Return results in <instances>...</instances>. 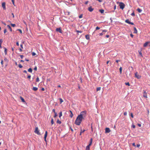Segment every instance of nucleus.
I'll use <instances>...</instances> for the list:
<instances>
[{
  "label": "nucleus",
  "mask_w": 150,
  "mask_h": 150,
  "mask_svg": "<svg viewBox=\"0 0 150 150\" xmlns=\"http://www.w3.org/2000/svg\"><path fill=\"white\" fill-rule=\"evenodd\" d=\"M73 114L72 112H71V113L70 115L69 116L70 117L72 118L73 116Z\"/></svg>",
  "instance_id": "obj_39"
},
{
  "label": "nucleus",
  "mask_w": 150,
  "mask_h": 150,
  "mask_svg": "<svg viewBox=\"0 0 150 150\" xmlns=\"http://www.w3.org/2000/svg\"><path fill=\"white\" fill-rule=\"evenodd\" d=\"M47 132L46 131V132H45V136H44V137L45 141L46 142H47L46 137H47Z\"/></svg>",
  "instance_id": "obj_9"
},
{
  "label": "nucleus",
  "mask_w": 150,
  "mask_h": 150,
  "mask_svg": "<svg viewBox=\"0 0 150 150\" xmlns=\"http://www.w3.org/2000/svg\"><path fill=\"white\" fill-rule=\"evenodd\" d=\"M130 115H131V117L132 118H133V117H134V116H133V113H130Z\"/></svg>",
  "instance_id": "obj_48"
},
{
  "label": "nucleus",
  "mask_w": 150,
  "mask_h": 150,
  "mask_svg": "<svg viewBox=\"0 0 150 150\" xmlns=\"http://www.w3.org/2000/svg\"><path fill=\"white\" fill-rule=\"evenodd\" d=\"M107 32V30H103V32L102 33H99V35L101 36L104 34L105 33V32Z\"/></svg>",
  "instance_id": "obj_12"
},
{
  "label": "nucleus",
  "mask_w": 150,
  "mask_h": 150,
  "mask_svg": "<svg viewBox=\"0 0 150 150\" xmlns=\"http://www.w3.org/2000/svg\"><path fill=\"white\" fill-rule=\"evenodd\" d=\"M124 115H127V112H125L124 113Z\"/></svg>",
  "instance_id": "obj_59"
},
{
  "label": "nucleus",
  "mask_w": 150,
  "mask_h": 150,
  "mask_svg": "<svg viewBox=\"0 0 150 150\" xmlns=\"http://www.w3.org/2000/svg\"><path fill=\"white\" fill-rule=\"evenodd\" d=\"M23 72L24 73H26V74H28V73H27V71L26 70H24L23 71Z\"/></svg>",
  "instance_id": "obj_54"
},
{
  "label": "nucleus",
  "mask_w": 150,
  "mask_h": 150,
  "mask_svg": "<svg viewBox=\"0 0 150 150\" xmlns=\"http://www.w3.org/2000/svg\"><path fill=\"white\" fill-rule=\"evenodd\" d=\"M86 150H90V146H87L86 147Z\"/></svg>",
  "instance_id": "obj_29"
},
{
  "label": "nucleus",
  "mask_w": 150,
  "mask_h": 150,
  "mask_svg": "<svg viewBox=\"0 0 150 150\" xmlns=\"http://www.w3.org/2000/svg\"><path fill=\"white\" fill-rule=\"evenodd\" d=\"M4 53L5 55H6L7 53V49L5 47H4Z\"/></svg>",
  "instance_id": "obj_22"
},
{
  "label": "nucleus",
  "mask_w": 150,
  "mask_h": 150,
  "mask_svg": "<svg viewBox=\"0 0 150 150\" xmlns=\"http://www.w3.org/2000/svg\"><path fill=\"white\" fill-rule=\"evenodd\" d=\"M28 71L30 73H32L33 71V70L31 68H30L28 69Z\"/></svg>",
  "instance_id": "obj_25"
},
{
  "label": "nucleus",
  "mask_w": 150,
  "mask_h": 150,
  "mask_svg": "<svg viewBox=\"0 0 150 150\" xmlns=\"http://www.w3.org/2000/svg\"><path fill=\"white\" fill-rule=\"evenodd\" d=\"M131 15L132 16H135V14L134 11H133L131 14Z\"/></svg>",
  "instance_id": "obj_40"
},
{
  "label": "nucleus",
  "mask_w": 150,
  "mask_h": 150,
  "mask_svg": "<svg viewBox=\"0 0 150 150\" xmlns=\"http://www.w3.org/2000/svg\"><path fill=\"white\" fill-rule=\"evenodd\" d=\"M38 88H37L36 87H34L33 88V90L35 91H37L38 90Z\"/></svg>",
  "instance_id": "obj_19"
},
{
  "label": "nucleus",
  "mask_w": 150,
  "mask_h": 150,
  "mask_svg": "<svg viewBox=\"0 0 150 150\" xmlns=\"http://www.w3.org/2000/svg\"><path fill=\"white\" fill-rule=\"evenodd\" d=\"M99 11L101 13H103L104 11V10L102 9L100 10Z\"/></svg>",
  "instance_id": "obj_26"
},
{
  "label": "nucleus",
  "mask_w": 150,
  "mask_h": 150,
  "mask_svg": "<svg viewBox=\"0 0 150 150\" xmlns=\"http://www.w3.org/2000/svg\"><path fill=\"white\" fill-rule=\"evenodd\" d=\"M18 30L21 33H22V31L21 30V29H18L17 30Z\"/></svg>",
  "instance_id": "obj_46"
},
{
  "label": "nucleus",
  "mask_w": 150,
  "mask_h": 150,
  "mask_svg": "<svg viewBox=\"0 0 150 150\" xmlns=\"http://www.w3.org/2000/svg\"><path fill=\"white\" fill-rule=\"evenodd\" d=\"M4 61L6 62V66L7 65L8 63V60L6 58H5L4 59Z\"/></svg>",
  "instance_id": "obj_15"
},
{
  "label": "nucleus",
  "mask_w": 150,
  "mask_h": 150,
  "mask_svg": "<svg viewBox=\"0 0 150 150\" xmlns=\"http://www.w3.org/2000/svg\"><path fill=\"white\" fill-rule=\"evenodd\" d=\"M94 10V9L92 8L91 6L89 7L88 8V10L90 12H92Z\"/></svg>",
  "instance_id": "obj_13"
},
{
  "label": "nucleus",
  "mask_w": 150,
  "mask_h": 150,
  "mask_svg": "<svg viewBox=\"0 0 150 150\" xmlns=\"http://www.w3.org/2000/svg\"><path fill=\"white\" fill-rule=\"evenodd\" d=\"M21 58V59H23V55H20Z\"/></svg>",
  "instance_id": "obj_52"
},
{
  "label": "nucleus",
  "mask_w": 150,
  "mask_h": 150,
  "mask_svg": "<svg viewBox=\"0 0 150 150\" xmlns=\"http://www.w3.org/2000/svg\"><path fill=\"white\" fill-rule=\"evenodd\" d=\"M62 116V112H60L59 113V117H60Z\"/></svg>",
  "instance_id": "obj_33"
},
{
  "label": "nucleus",
  "mask_w": 150,
  "mask_h": 150,
  "mask_svg": "<svg viewBox=\"0 0 150 150\" xmlns=\"http://www.w3.org/2000/svg\"><path fill=\"white\" fill-rule=\"evenodd\" d=\"M58 100L59 101V102H60V103L63 102V99L61 98H59Z\"/></svg>",
  "instance_id": "obj_27"
},
{
  "label": "nucleus",
  "mask_w": 150,
  "mask_h": 150,
  "mask_svg": "<svg viewBox=\"0 0 150 150\" xmlns=\"http://www.w3.org/2000/svg\"><path fill=\"white\" fill-rule=\"evenodd\" d=\"M110 132V130L109 128H106L105 129V133H109Z\"/></svg>",
  "instance_id": "obj_10"
},
{
  "label": "nucleus",
  "mask_w": 150,
  "mask_h": 150,
  "mask_svg": "<svg viewBox=\"0 0 150 150\" xmlns=\"http://www.w3.org/2000/svg\"><path fill=\"white\" fill-rule=\"evenodd\" d=\"M1 65H2V66L3 67V60H1Z\"/></svg>",
  "instance_id": "obj_45"
},
{
  "label": "nucleus",
  "mask_w": 150,
  "mask_h": 150,
  "mask_svg": "<svg viewBox=\"0 0 150 150\" xmlns=\"http://www.w3.org/2000/svg\"><path fill=\"white\" fill-rule=\"evenodd\" d=\"M83 17V15L81 14L79 16V18H82Z\"/></svg>",
  "instance_id": "obj_43"
},
{
  "label": "nucleus",
  "mask_w": 150,
  "mask_h": 150,
  "mask_svg": "<svg viewBox=\"0 0 150 150\" xmlns=\"http://www.w3.org/2000/svg\"><path fill=\"white\" fill-rule=\"evenodd\" d=\"M119 6H120V8L121 9H123L125 7V5L123 3L120 2V3Z\"/></svg>",
  "instance_id": "obj_3"
},
{
  "label": "nucleus",
  "mask_w": 150,
  "mask_h": 150,
  "mask_svg": "<svg viewBox=\"0 0 150 150\" xmlns=\"http://www.w3.org/2000/svg\"><path fill=\"white\" fill-rule=\"evenodd\" d=\"M86 111L85 110L81 112L79 115L84 118L86 117Z\"/></svg>",
  "instance_id": "obj_1"
},
{
  "label": "nucleus",
  "mask_w": 150,
  "mask_h": 150,
  "mask_svg": "<svg viewBox=\"0 0 150 150\" xmlns=\"http://www.w3.org/2000/svg\"><path fill=\"white\" fill-rule=\"evenodd\" d=\"M51 124L52 125L54 123V121H53V119L52 118L51 119Z\"/></svg>",
  "instance_id": "obj_34"
},
{
  "label": "nucleus",
  "mask_w": 150,
  "mask_h": 150,
  "mask_svg": "<svg viewBox=\"0 0 150 150\" xmlns=\"http://www.w3.org/2000/svg\"><path fill=\"white\" fill-rule=\"evenodd\" d=\"M85 37H86V39L87 40H88L90 39V36H89V35H86L85 36Z\"/></svg>",
  "instance_id": "obj_18"
},
{
  "label": "nucleus",
  "mask_w": 150,
  "mask_h": 150,
  "mask_svg": "<svg viewBox=\"0 0 150 150\" xmlns=\"http://www.w3.org/2000/svg\"><path fill=\"white\" fill-rule=\"evenodd\" d=\"M85 131V129H83V131H82V129H81V131L80 132V135H81L82 133L83 132Z\"/></svg>",
  "instance_id": "obj_28"
},
{
  "label": "nucleus",
  "mask_w": 150,
  "mask_h": 150,
  "mask_svg": "<svg viewBox=\"0 0 150 150\" xmlns=\"http://www.w3.org/2000/svg\"><path fill=\"white\" fill-rule=\"evenodd\" d=\"M5 4H6L4 2L2 3V7H3V9L4 10L6 9Z\"/></svg>",
  "instance_id": "obj_11"
},
{
  "label": "nucleus",
  "mask_w": 150,
  "mask_h": 150,
  "mask_svg": "<svg viewBox=\"0 0 150 150\" xmlns=\"http://www.w3.org/2000/svg\"><path fill=\"white\" fill-rule=\"evenodd\" d=\"M54 113V117H56L57 116V113L56 112Z\"/></svg>",
  "instance_id": "obj_47"
},
{
  "label": "nucleus",
  "mask_w": 150,
  "mask_h": 150,
  "mask_svg": "<svg viewBox=\"0 0 150 150\" xmlns=\"http://www.w3.org/2000/svg\"><path fill=\"white\" fill-rule=\"evenodd\" d=\"M34 70L35 71H36L37 70V67L36 66H35L34 69Z\"/></svg>",
  "instance_id": "obj_51"
},
{
  "label": "nucleus",
  "mask_w": 150,
  "mask_h": 150,
  "mask_svg": "<svg viewBox=\"0 0 150 150\" xmlns=\"http://www.w3.org/2000/svg\"><path fill=\"white\" fill-rule=\"evenodd\" d=\"M39 79L38 77H37L36 78V81L37 82H39Z\"/></svg>",
  "instance_id": "obj_37"
},
{
  "label": "nucleus",
  "mask_w": 150,
  "mask_h": 150,
  "mask_svg": "<svg viewBox=\"0 0 150 150\" xmlns=\"http://www.w3.org/2000/svg\"><path fill=\"white\" fill-rule=\"evenodd\" d=\"M16 45L18 46L19 45V43H18V42H16Z\"/></svg>",
  "instance_id": "obj_61"
},
{
  "label": "nucleus",
  "mask_w": 150,
  "mask_h": 150,
  "mask_svg": "<svg viewBox=\"0 0 150 150\" xmlns=\"http://www.w3.org/2000/svg\"><path fill=\"white\" fill-rule=\"evenodd\" d=\"M35 132L38 135L40 134V133L39 132V130H38V127H36L35 128Z\"/></svg>",
  "instance_id": "obj_4"
},
{
  "label": "nucleus",
  "mask_w": 150,
  "mask_h": 150,
  "mask_svg": "<svg viewBox=\"0 0 150 150\" xmlns=\"http://www.w3.org/2000/svg\"><path fill=\"white\" fill-rule=\"evenodd\" d=\"M120 72V74H122V68L121 67H120L119 69Z\"/></svg>",
  "instance_id": "obj_32"
},
{
  "label": "nucleus",
  "mask_w": 150,
  "mask_h": 150,
  "mask_svg": "<svg viewBox=\"0 0 150 150\" xmlns=\"http://www.w3.org/2000/svg\"><path fill=\"white\" fill-rule=\"evenodd\" d=\"M31 76L30 75H28V76L27 78L28 79H30L31 78Z\"/></svg>",
  "instance_id": "obj_50"
},
{
  "label": "nucleus",
  "mask_w": 150,
  "mask_h": 150,
  "mask_svg": "<svg viewBox=\"0 0 150 150\" xmlns=\"http://www.w3.org/2000/svg\"><path fill=\"white\" fill-rule=\"evenodd\" d=\"M93 141V139L92 138H91L90 140V143L89 144V145H88V146H91L92 144V142Z\"/></svg>",
  "instance_id": "obj_16"
},
{
  "label": "nucleus",
  "mask_w": 150,
  "mask_h": 150,
  "mask_svg": "<svg viewBox=\"0 0 150 150\" xmlns=\"http://www.w3.org/2000/svg\"><path fill=\"white\" fill-rule=\"evenodd\" d=\"M36 54V53L34 52H33L32 53V55L33 56H35Z\"/></svg>",
  "instance_id": "obj_49"
},
{
  "label": "nucleus",
  "mask_w": 150,
  "mask_h": 150,
  "mask_svg": "<svg viewBox=\"0 0 150 150\" xmlns=\"http://www.w3.org/2000/svg\"><path fill=\"white\" fill-rule=\"evenodd\" d=\"M81 121L76 118L75 122V123L77 125H80Z\"/></svg>",
  "instance_id": "obj_2"
},
{
  "label": "nucleus",
  "mask_w": 150,
  "mask_h": 150,
  "mask_svg": "<svg viewBox=\"0 0 150 150\" xmlns=\"http://www.w3.org/2000/svg\"><path fill=\"white\" fill-rule=\"evenodd\" d=\"M88 1H86L85 3V4H87L88 3Z\"/></svg>",
  "instance_id": "obj_64"
},
{
  "label": "nucleus",
  "mask_w": 150,
  "mask_h": 150,
  "mask_svg": "<svg viewBox=\"0 0 150 150\" xmlns=\"http://www.w3.org/2000/svg\"><path fill=\"white\" fill-rule=\"evenodd\" d=\"M132 127L133 128H134L135 127V126L134 125H132Z\"/></svg>",
  "instance_id": "obj_53"
},
{
  "label": "nucleus",
  "mask_w": 150,
  "mask_h": 150,
  "mask_svg": "<svg viewBox=\"0 0 150 150\" xmlns=\"http://www.w3.org/2000/svg\"><path fill=\"white\" fill-rule=\"evenodd\" d=\"M100 89H101V87H98L97 88L96 90H97V91H99L100 90Z\"/></svg>",
  "instance_id": "obj_35"
},
{
  "label": "nucleus",
  "mask_w": 150,
  "mask_h": 150,
  "mask_svg": "<svg viewBox=\"0 0 150 150\" xmlns=\"http://www.w3.org/2000/svg\"><path fill=\"white\" fill-rule=\"evenodd\" d=\"M13 4V5L15 6L14 3V0H11Z\"/></svg>",
  "instance_id": "obj_57"
},
{
  "label": "nucleus",
  "mask_w": 150,
  "mask_h": 150,
  "mask_svg": "<svg viewBox=\"0 0 150 150\" xmlns=\"http://www.w3.org/2000/svg\"><path fill=\"white\" fill-rule=\"evenodd\" d=\"M116 5H115V6H114V10H115L116 9Z\"/></svg>",
  "instance_id": "obj_63"
},
{
  "label": "nucleus",
  "mask_w": 150,
  "mask_h": 150,
  "mask_svg": "<svg viewBox=\"0 0 150 150\" xmlns=\"http://www.w3.org/2000/svg\"><path fill=\"white\" fill-rule=\"evenodd\" d=\"M56 31L57 32H59L61 33H62V31L60 28H57L56 29Z\"/></svg>",
  "instance_id": "obj_5"
},
{
  "label": "nucleus",
  "mask_w": 150,
  "mask_h": 150,
  "mask_svg": "<svg viewBox=\"0 0 150 150\" xmlns=\"http://www.w3.org/2000/svg\"><path fill=\"white\" fill-rule=\"evenodd\" d=\"M125 84L126 85H128L129 86H130V84L128 82H127V83H125Z\"/></svg>",
  "instance_id": "obj_36"
},
{
  "label": "nucleus",
  "mask_w": 150,
  "mask_h": 150,
  "mask_svg": "<svg viewBox=\"0 0 150 150\" xmlns=\"http://www.w3.org/2000/svg\"><path fill=\"white\" fill-rule=\"evenodd\" d=\"M140 146V145L139 144H137V147H139Z\"/></svg>",
  "instance_id": "obj_60"
},
{
  "label": "nucleus",
  "mask_w": 150,
  "mask_h": 150,
  "mask_svg": "<svg viewBox=\"0 0 150 150\" xmlns=\"http://www.w3.org/2000/svg\"><path fill=\"white\" fill-rule=\"evenodd\" d=\"M141 51H142V50H139L138 51V52H139V54L141 56V57H143V55H142V53L141 52Z\"/></svg>",
  "instance_id": "obj_21"
},
{
  "label": "nucleus",
  "mask_w": 150,
  "mask_h": 150,
  "mask_svg": "<svg viewBox=\"0 0 150 150\" xmlns=\"http://www.w3.org/2000/svg\"><path fill=\"white\" fill-rule=\"evenodd\" d=\"M143 96L145 98H147V94L145 91L144 92Z\"/></svg>",
  "instance_id": "obj_17"
},
{
  "label": "nucleus",
  "mask_w": 150,
  "mask_h": 150,
  "mask_svg": "<svg viewBox=\"0 0 150 150\" xmlns=\"http://www.w3.org/2000/svg\"><path fill=\"white\" fill-rule=\"evenodd\" d=\"M135 77L138 79H139L141 78V76L139 75L138 74L137 72H136L135 74Z\"/></svg>",
  "instance_id": "obj_7"
},
{
  "label": "nucleus",
  "mask_w": 150,
  "mask_h": 150,
  "mask_svg": "<svg viewBox=\"0 0 150 150\" xmlns=\"http://www.w3.org/2000/svg\"><path fill=\"white\" fill-rule=\"evenodd\" d=\"M150 43V42H146L144 44V45H143V46L144 47H146L147 45H148V44Z\"/></svg>",
  "instance_id": "obj_14"
},
{
  "label": "nucleus",
  "mask_w": 150,
  "mask_h": 150,
  "mask_svg": "<svg viewBox=\"0 0 150 150\" xmlns=\"http://www.w3.org/2000/svg\"><path fill=\"white\" fill-rule=\"evenodd\" d=\"M7 30L6 29H5L4 30V33H6L7 32Z\"/></svg>",
  "instance_id": "obj_56"
},
{
  "label": "nucleus",
  "mask_w": 150,
  "mask_h": 150,
  "mask_svg": "<svg viewBox=\"0 0 150 150\" xmlns=\"http://www.w3.org/2000/svg\"><path fill=\"white\" fill-rule=\"evenodd\" d=\"M134 33H137V31L135 27L134 28Z\"/></svg>",
  "instance_id": "obj_20"
},
{
  "label": "nucleus",
  "mask_w": 150,
  "mask_h": 150,
  "mask_svg": "<svg viewBox=\"0 0 150 150\" xmlns=\"http://www.w3.org/2000/svg\"><path fill=\"white\" fill-rule=\"evenodd\" d=\"M130 35L131 37L132 38H133V36H134V35H133L132 34V33H131V34H130Z\"/></svg>",
  "instance_id": "obj_58"
},
{
  "label": "nucleus",
  "mask_w": 150,
  "mask_h": 150,
  "mask_svg": "<svg viewBox=\"0 0 150 150\" xmlns=\"http://www.w3.org/2000/svg\"><path fill=\"white\" fill-rule=\"evenodd\" d=\"M20 98L21 100H22V102H25V100L23 98H22L21 96H20Z\"/></svg>",
  "instance_id": "obj_23"
},
{
  "label": "nucleus",
  "mask_w": 150,
  "mask_h": 150,
  "mask_svg": "<svg viewBox=\"0 0 150 150\" xmlns=\"http://www.w3.org/2000/svg\"><path fill=\"white\" fill-rule=\"evenodd\" d=\"M76 32L77 33H82V31H79V30H76Z\"/></svg>",
  "instance_id": "obj_42"
},
{
  "label": "nucleus",
  "mask_w": 150,
  "mask_h": 150,
  "mask_svg": "<svg viewBox=\"0 0 150 150\" xmlns=\"http://www.w3.org/2000/svg\"><path fill=\"white\" fill-rule=\"evenodd\" d=\"M3 40L2 39H0V44H1L2 43V42H3Z\"/></svg>",
  "instance_id": "obj_44"
},
{
  "label": "nucleus",
  "mask_w": 150,
  "mask_h": 150,
  "mask_svg": "<svg viewBox=\"0 0 150 150\" xmlns=\"http://www.w3.org/2000/svg\"><path fill=\"white\" fill-rule=\"evenodd\" d=\"M11 26L12 27H15V26H16L15 24H13L11 23Z\"/></svg>",
  "instance_id": "obj_41"
},
{
  "label": "nucleus",
  "mask_w": 150,
  "mask_h": 150,
  "mask_svg": "<svg viewBox=\"0 0 150 150\" xmlns=\"http://www.w3.org/2000/svg\"><path fill=\"white\" fill-rule=\"evenodd\" d=\"M137 125L139 127H141V124H138Z\"/></svg>",
  "instance_id": "obj_62"
},
{
  "label": "nucleus",
  "mask_w": 150,
  "mask_h": 150,
  "mask_svg": "<svg viewBox=\"0 0 150 150\" xmlns=\"http://www.w3.org/2000/svg\"><path fill=\"white\" fill-rule=\"evenodd\" d=\"M77 118L80 120L81 121H82L83 119H84V118H83V117H82L81 116H80V115H79L77 117Z\"/></svg>",
  "instance_id": "obj_8"
},
{
  "label": "nucleus",
  "mask_w": 150,
  "mask_h": 150,
  "mask_svg": "<svg viewBox=\"0 0 150 150\" xmlns=\"http://www.w3.org/2000/svg\"><path fill=\"white\" fill-rule=\"evenodd\" d=\"M100 29V28L99 27H98L97 26L96 28V30H99Z\"/></svg>",
  "instance_id": "obj_55"
},
{
  "label": "nucleus",
  "mask_w": 150,
  "mask_h": 150,
  "mask_svg": "<svg viewBox=\"0 0 150 150\" xmlns=\"http://www.w3.org/2000/svg\"><path fill=\"white\" fill-rule=\"evenodd\" d=\"M7 27L9 29L10 31L11 32L12 31V29H11V27H10V26L9 25H7Z\"/></svg>",
  "instance_id": "obj_30"
},
{
  "label": "nucleus",
  "mask_w": 150,
  "mask_h": 150,
  "mask_svg": "<svg viewBox=\"0 0 150 150\" xmlns=\"http://www.w3.org/2000/svg\"><path fill=\"white\" fill-rule=\"evenodd\" d=\"M125 22L127 23H128V24L132 25H134V24L132 22H130L129 20L128 19L126 20L125 21Z\"/></svg>",
  "instance_id": "obj_6"
},
{
  "label": "nucleus",
  "mask_w": 150,
  "mask_h": 150,
  "mask_svg": "<svg viewBox=\"0 0 150 150\" xmlns=\"http://www.w3.org/2000/svg\"><path fill=\"white\" fill-rule=\"evenodd\" d=\"M137 11L141 13L142 12V10L139 8H138L137 9Z\"/></svg>",
  "instance_id": "obj_24"
},
{
  "label": "nucleus",
  "mask_w": 150,
  "mask_h": 150,
  "mask_svg": "<svg viewBox=\"0 0 150 150\" xmlns=\"http://www.w3.org/2000/svg\"><path fill=\"white\" fill-rule=\"evenodd\" d=\"M57 122L59 124H61V122L60 120H57Z\"/></svg>",
  "instance_id": "obj_31"
},
{
  "label": "nucleus",
  "mask_w": 150,
  "mask_h": 150,
  "mask_svg": "<svg viewBox=\"0 0 150 150\" xmlns=\"http://www.w3.org/2000/svg\"><path fill=\"white\" fill-rule=\"evenodd\" d=\"M18 67L20 68H22L23 67L22 66V65L20 64H18Z\"/></svg>",
  "instance_id": "obj_38"
}]
</instances>
